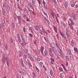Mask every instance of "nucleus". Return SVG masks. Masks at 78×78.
I'll list each match as a JSON object with an SVG mask.
<instances>
[{"label":"nucleus","mask_w":78,"mask_h":78,"mask_svg":"<svg viewBox=\"0 0 78 78\" xmlns=\"http://www.w3.org/2000/svg\"><path fill=\"white\" fill-rule=\"evenodd\" d=\"M52 49L54 53L57 54V55H59V54H60V53H61V52H59V50H58V49L57 48H53Z\"/></svg>","instance_id":"1"},{"label":"nucleus","mask_w":78,"mask_h":78,"mask_svg":"<svg viewBox=\"0 0 78 78\" xmlns=\"http://www.w3.org/2000/svg\"><path fill=\"white\" fill-rule=\"evenodd\" d=\"M3 7H5V9L7 12H9V10H10V8H9V6L8 5L3 4Z\"/></svg>","instance_id":"2"},{"label":"nucleus","mask_w":78,"mask_h":78,"mask_svg":"<svg viewBox=\"0 0 78 78\" xmlns=\"http://www.w3.org/2000/svg\"><path fill=\"white\" fill-rule=\"evenodd\" d=\"M2 61L3 62V63L5 62V61H9V58L8 57H6L5 56H3L2 59Z\"/></svg>","instance_id":"3"},{"label":"nucleus","mask_w":78,"mask_h":78,"mask_svg":"<svg viewBox=\"0 0 78 78\" xmlns=\"http://www.w3.org/2000/svg\"><path fill=\"white\" fill-rule=\"evenodd\" d=\"M17 17L19 21V23L20 24V22H21V21L22 20V18L21 17V16H17Z\"/></svg>","instance_id":"4"},{"label":"nucleus","mask_w":78,"mask_h":78,"mask_svg":"<svg viewBox=\"0 0 78 78\" xmlns=\"http://www.w3.org/2000/svg\"><path fill=\"white\" fill-rule=\"evenodd\" d=\"M44 48L43 47H41V54H43L44 53Z\"/></svg>","instance_id":"5"},{"label":"nucleus","mask_w":78,"mask_h":78,"mask_svg":"<svg viewBox=\"0 0 78 78\" xmlns=\"http://www.w3.org/2000/svg\"><path fill=\"white\" fill-rule=\"evenodd\" d=\"M72 17H73L74 20H75L76 19V16H75V14L72 13Z\"/></svg>","instance_id":"6"},{"label":"nucleus","mask_w":78,"mask_h":78,"mask_svg":"<svg viewBox=\"0 0 78 78\" xmlns=\"http://www.w3.org/2000/svg\"><path fill=\"white\" fill-rule=\"evenodd\" d=\"M64 75H65V74L64 73H62L60 74V77L61 78H63V77H64Z\"/></svg>","instance_id":"7"},{"label":"nucleus","mask_w":78,"mask_h":78,"mask_svg":"<svg viewBox=\"0 0 78 78\" xmlns=\"http://www.w3.org/2000/svg\"><path fill=\"white\" fill-rule=\"evenodd\" d=\"M34 28L35 30H37V31H39L40 30V29H39V27L37 26H34Z\"/></svg>","instance_id":"8"},{"label":"nucleus","mask_w":78,"mask_h":78,"mask_svg":"<svg viewBox=\"0 0 78 78\" xmlns=\"http://www.w3.org/2000/svg\"><path fill=\"white\" fill-rule=\"evenodd\" d=\"M71 7H74L75 6V3L73 2H72L71 3Z\"/></svg>","instance_id":"9"},{"label":"nucleus","mask_w":78,"mask_h":78,"mask_svg":"<svg viewBox=\"0 0 78 78\" xmlns=\"http://www.w3.org/2000/svg\"><path fill=\"white\" fill-rule=\"evenodd\" d=\"M51 45L52 48V49H53V48H56L55 44L52 43Z\"/></svg>","instance_id":"10"},{"label":"nucleus","mask_w":78,"mask_h":78,"mask_svg":"<svg viewBox=\"0 0 78 78\" xmlns=\"http://www.w3.org/2000/svg\"><path fill=\"white\" fill-rule=\"evenodd\" d=\"M51 2L53 3V4H55V5H57V2L55 0H51Z\"/></svg>","instance_id":"11"},{"label":"nucleus","mask_w":78,"mask_h":78,"mask_svg":"<svg viewBox=\"0 0 78 78\" xmlns=\"http://www.w3.org/2000/svg\"><path fill=\"white\" fill-rule=\"evenodd\" d=\"M44 53L45 56H47L48 55V51L47 50H45L44 51Z\"/></svg>","instance_id":"12"},{"label":"nucleus","mask_w":78,"mask_h":78,"mask_svg":"<svg viewBox=\"0 0 78 78\" xmlns=\"http://www.w3.org/2000/svg\"><path fill=\"white\" fill-rule=\"evenodd\" d=\"M51 15L53 17V18H54L55 17V16H56V15L55 14V13L53 12H51Z\"/></svg>","instance_id":"13"},{"label":"nucleus","mask_w":78,"mask_h":78,"mask_svg":"<svg viewBox=\"0 0 78 78\" xmlns=\"http://www.w3.org/2000/svg\"><path fill=\"white\" fill-rule=\"evenodd\" d=\"M4 23H2L0 25V28H3V27H4Z\"/></svg>","instance_id":"14"},{"label":"nucleus","mask_w":78,"mask_h":78,"mask_svg":"<svg viewBox=\"0 0 78 78\" xmlns=\"http://www.w3.org/2000/svg\"><path fill=\"white\" fill-rule=\"evenodd\" d=\"M35 60H36L38 62H40L41 60L40 58H39L37 57L35 58Z\"/></svg>","instance_id":"15"},{"label":"nucleus","mask_w":78,"mask_h":78,"mask_svg":"<svg viewBox=\"0 0 78 78\" xmlns=\"http://www.w3.org/2000/svg\"><path fill=\"white\" fill-rule=\"evenodd\" d=\"M29 9L30 11H31V12H33L34 11V10L33 9V8H32V7H30L29 8Z\"/></svg>","instance_id":"16"},{"label":"nucleus","mask_w":78,"mask_h":78,"mask_svg":"<svg viewBox=\"0 0 78 78\" xmlns=\"http://www.w3.org/2000/svg\"><path fill=\"white\" fill-rule=\"evenodd\" d=\"M51 63L52 64H53V63L55 62V60L52 58H51Z\"/></svg>","instance_id":"17"},{"label":"nucleus","mask_w":78,"mask_h":78,"mask_svg":"<svg viewBox=\"0 0 78 78\" xmlns=\"http://www.w3.org/2000/svg\"><path fill=\"white\" fill-rule=\"evenodd\" d=\"M66 33L68 37H69V36H70V34L69 33V32L66 31Z\"/></svg>","instance_id":"18"},{"label":"nucleus","mask_w":78,"mask_h":78,"mask_svg":"<svg viewBox=\"0 0 78 78\" xmlns=\"http://www.w3.org/2000/svg\"><path fill=\"white\" fill-rule=\"evenodd\" d=\"M21 45L23 47H24L25 45H27V43H22L21 44Z\"/></svg>","instance_id":"19"},{"label":"nucleus","mask_w":78,"mask_h":78,"mask_svg":"<svg viewBox=\"0 0 78 78\" xmlns=\"http://www.w3.org/2000/svg\"><path fill=\"white\" fill-rule=\"evenodd\" d=\"M53 27L54 28V31L56 33H57V32H58V31H57V29H56V27L54 26Z\"/></svg>","instance_id":"20"},{"label":"nucleus","mask_w":78,"mask_h":78,"mask_svg":"<svg viewBox=\"0 0 78 78\" xmlns=\"http://www.w3.org/2000/svg\"><path fill=\"white\" fill-rule=\"evenodd\" d=\"M50 73L51 76H52V75H53V71H52V70H50Z\"/></svg>","instance_id":"21"},{"label":"nucleus","mask_w":78,"mask_h":78,"mask_svg":"<svg viewBox=\"0 0 78 78\" xmlns=\"http://www.w3.org/2000/svg\"><path fill=\"white\" fill-rule=\"evenodd\" d=\"M32 75L33 78H35L36 77V74H35V73L34 72H33L32 73Z\"/></svg>","instance_id":"22"},{"label":"nucleus","mask_w":78,"mask_h":78,"mask_svg":"<svg viewBox=\"0 0 78 78\" xmlns=\"http://www.w3.org/2000/svg\"><path fill=\"white\" fill-rule=\"evenodd\" d=\"M66 61H69V58L68 57V56H66Z\"/></svg>","instance_id":"23"},{"label":"nucleus","mask_w":78,"mask_h":78,"mask_svg":"<svg viewBox=\"0 0 78 78\" xmlns=\"http://www.w3.org/2000/svg\"><path fill=\"white\" fill-rule=\"evenodd\" d=\"M10 42H11V44H12L13 43V40H12V38H10Z\"/></svg>","instance_id":"24"},{"label":"nucleus","mask_w":78,"mask_h":78,"mask_svg":"<svg viewBox=\"0 0 78 78\" xmlns=\"http://www.w3.org/2000/svg\"><path fill=\"white\" fill-rule=\"evenodd\" d=\"M24 10L25 12H26V13L28 14V10L26 9H24Z\"/></svg>","instance_id":"25"},{"label":"nucleus","mask_w":78,"mask_h":78,"mask_svg":"<svg viewBox=\"0 0 78 78\" xmlns=\"http://www.w3.org/2000/svg\"><path fill=\"white\" fill-rule=\"evenodd\" d=\"M49 52L50 53H52V49L51 48H49Z\"/></svg>","instance_id":"26"},{"label":"nucleus","mask_w":78,"mask_h":78,"mask_svg":"<svg viewBox=\"0 0 78 78\" xmlns=\"http://www.w3.org/2000/svg\"><path fill=\"white\" fill-rule=\"evenodd\" d=\"M6 62L8 66H9V60H6Z\"/></svg>","instance_id":"27"},{"label":"nucleus","mask_w":78,"mask_h":78,"mask_svg":"<svg viewBox=\"0 0 78 78\" xmlns=\"http://www.w3.org/2000/svg\"><path fill=\"white\" fill-rule=\"evenodd\" d=\"M64 6L65 8H67V6H68V5L66 3H65L64 4Z\"/></svg>","instance_id":"28"},{"label":"nucleus","mask_w":78,"mask_h":78,"mask_svg":"<svg viewBox=\"0 0 78 78\" xmlns=\"http://www.w3.org/2000/svg\"><path fill=\"white\" fill-rule=\"evenodd\" d=\"M21 65L23 67H25V65H24V64H23V61H21Z\"/></svg>","instance_id":"29"},{"label":"nucleus","mask_w":78,"mask_h":78,"mask_svg":"<svg viewBox=\"0 0 78 78\" xmlns=\"http://www.w3.org/2000/svg\"><path fill=\"white\" fill-rule=\"evenodd\" d=\"M22 39V41H23V42L24 43H25V39H24V38H21Z\"/></svg>","instance_id":"30"},{"label":"nucleus","mask_w":78,"mask_h":78,"mask_svg":"<svg viewBox=\"0 0 78 78\" xmlns=\"http://www.w3.org/2000/svg\"><path fill=\"white\" fill-rule=\"evenodd\" d=\"M68 53L69 55H72V54L71 53V51H70V50H68Z\"/></svg>","instance_id":"31"},{"label":"nucleus","mask_w":78,"mask_h":78,"mask_svg":"<svg viewBox=\"0 0 78 78\" xmlns=\"http://www.w3.org/2000/svg\"><path fill=\"white\" fill-rule=\"evenodd\" d=\"M23 57L25 59H27V55H26L25 54H24L23 55Z\"/></svg>","instance_id":"32"},{"label":"nucleus","mask_w":78,"mask_h":78,"mask_svg":"<svg viewBox=\"0 0 78 78\" xmlns=\"http://www.w3.org/2000/svg\"><path fill=\"white\" fill-rule=\"evenodd\" d=\"M60 33L61 36H62V37H64V35L60 31Z\"/></svg>","instance_id":"33"},{"label":"nucleus","mask_w":78,"mask_h":78,"mask_svg":"<svg viewBox=\"0 0 78 78\" xmlns=\"http://www.w3.org/2000/svg\"><path fill=\"white\" fill-rule=\"evenodd\" d=\"M45 16L46 17H48V16H47V14L45 12H43Z\"/></svg>","instance_id":"34"},{"label":"nucleus","mask_w":78,"mask_h":78,"mask_svg":"<svg viewBox=\"0 0 78 78\" xmlns=\"http://www.w3.org/2000/svg\"><path fill=\"white\" fill-rule=\"evenodd\" d=\"M71 43L72 44H75V41H74V40H72L71 41Z\"/></svg>","instance_id":"35"},{"label":"nucleus","mask_w":78,"mask_h":78,"mask_svg":"<svg viewBox=\"0 0 78 78\" xmlns=\"http://www.w3.org/2000/svg\"><path fill=\"white\" fill-rule=\"evenodd\" d=\"M43 4L44 6H45V5H46V3L44 0H43Z\"/></svg>","instance_id":"36"},{"label":"nucleus","mask_w":78,"mask_h":78,"mask_svg":"<svg viewBox=\"0 0 78 78\" xmlns=\"http://www.w3.org/2000/svg\"><path fill=\"white\" fill-rule=\"evenodd\" d=\"M14 20H17V18H16L17 17V16L14 15Z\"/></svg>","instance_id":"37"},{"label":"nucleus","mask_w":78,"mask_h":78,"mask_svg":"<svg viewBox=\"0 0 78 78\" xmlns=\"http://www.w3.org/2000/svg\"><path fill=\"white\" fill-rule=\"evenodd\" d=\"M25 52L26 53H28V49H25Z\"/></svg>","instance_id":"38"},{"label":"nucleus","mask_w":78,"mask_h":78,"mask_svg":"<svg viewBox=\"0 0 78 78\" xmlns=\"http://www.w3.org/2000/svg\"><path fill=\"white\" fill-rule=\"evenodd\" d=\"M55 17L56 18V21L57 22V23H59V21L58 20V17H56V16H55Z\"/></svg>","instance_id":"39"},{"label":"nucleus","mask_w":78,"mask_h":78,"mask_svg":"<svg viewBox=\"0 0 78 78\" xmlns=\"http://www.w3.org/2000/svg\"><path fill=\"white\" fill-rule=\"evenodd\" d=\"M36 70L37 72H38V73L39 72V69L37 67H36Z\"/></svg>","instance_id":"40"},{"label":"nucleus","mask_w":78,"mask_h":78,"mask_svg":"<svg viewBox=\"0 0 78 78\" xmlns=\"http://www.w3.org/2000/svg\"><path fill=\"white\" fill-rule=\"evenodd\" d=\"M18 39L19 42L20 43L21 42V40L20 39V38H18Z\"/></svg>","instance_id":"41"},{"label":"nucleus","mask_w":78,"mask_h":78,"mask_svg":"<svg viewBox=\"0 0 78 78\" xmlns=\"http://www.w3.org/2000/svg\"><path fill=\"white\" fill-rule=\"evenodd\" d=\"M2 14L4 16H5V11L4 10H2Z\"/></svg>","instance_id":"42"},{"label":"nucleus","mask_w":78,"mask_h":78,"mask_svg":"<svg viewBox=\"0 0 78 78\" xmlns=\"http://www.w3.org/2000/svg\"><path fill=\"white\" fill-rule=\"evenodd\" d=\"M5 47L6 49V50H7L8 49V45H5Z\"/></svg>","instance_id":"43"},{"label":"nucleus","mask_w":78,"mask_h":78,"mask_svg":"<svg viewBox=\"0 0 78 78\" xmlns=\"http://www.w3.org/2000/svg\"><path fill=\"white\" fill-rule=\"evenodd\" d=\"M17 76L18 78H21V76H20V75L18 74L17 75Z\"/></svg>","instance_id":"44"},{"label":"nucleus","mask_w":78,"mask_h":78,"mask_svg":"<svg viewBox=\"0 0 78 78\" xmlns=\"http://www.w3.org/2000/svg\"><path fill=\"white\" fill-rule=\"evenodd\" d=\"M20 36L21 37V38H23V34H21Z\"/></svg>","instance_id":"45"},{"label":"nucleus","mask_w":78,"mask_h":78,"mask_svg":"<svg viewBox=\"0 0 78 78\" xmlns=\"http://www.w3.org/2000/svg\"><path fill=\"white\" fill-rule=\"evenodd\" d=\"M70 28L71 30H73V26H71Z\"/></svg>","instance_id":"46"},{"label":"nucleus","mask_w":78,"mask_h":78,"mask_svg":"<svg viewBox=\"0 0 78 78\" xmlns=\"http://www.w3.org/2000/svg\"><path fill=\"white\" fill-rule=\"evenodd\" d=\"M50 56L51 57H53V54H52V53H50Z\"/></svg>","instance_id":"47"},{"label":"nucleus","mask_w":78,"mask_h":78,"mask_svg":"<svg viewBox=\"0 0 78 78\" xmlns=\"http://www.w3.org/2000/svg\"><path fill=\"white\" fill-rule=\"evenodd\" d=\"M40 64L41 66H42V65H43V62H41L40 63Z\"/></svg>","instance_id":"48"},{"label":"nucleus","mask_w":78,"mask_h":78,"mask_svg":"<svg viewBox=\"0 0 78 78\" xmlns=\"http://www.w3.org/2000/svg\"><path fill=\"white\" fill-rule=\"evenodd\" d=\"M18 9H19V10H20V11H22V8H20V7L19 6H18Z\"/></svg>","instance_id":"49"},{"label":"nucleus","mask_w":78,"mask_h":78,"mask_svg":"<svg viewBox=\"0 0 78 78\" xmlns=\"http://www.w3.org/2000/svg\"><path fill=\"white\" fill-rule=\"evenodd\" d=\"M46 22H47L48 23H50V22L49 21V20H46Z\"/></svg>","instance_id":"50"},{"label":"nucleus","mask_w":78,"mask_h":78,"mask_svg":"<svg viewBox=\"0 0 78 78\" xmlns=\"http://www.w3.org/2000/svg\"><path fill=\"white\" fill-rule=\"evenodd\" d=\"M23 30L24 32H25V31H26V29H25V27L23 28Z\"/></svg>","instance_id":"51"},{"label":"nucleus","mask_w":78,"mask_h":78,"mask_svg":"<svg viewBox=\"0 0 78 78\" xmlns=\"http://www.w3.org/2000/svg\"><path fill=\"white\" fill-rule=\"evenodd\" d=\"M17 36H18V38H20V35H19V34H17Z\"/></svg>","instance_id":"52"},{"label":"nucleus","mask_w":78,"mask_h":78,"mask_svg":"<svg viewBox=\"0 0 78 78\" xmlns=\"http://www.w3.org/2000/svg\"><path fill=\"white\" fill-rule=\"evenodd\" d=\"M69 20L71 22L73 21V20H72L71 18H69Z\"/></svg>","instance_id":"53"},{"label":"nucleus","mask_w":78,"mask_h":78,"mask_svg":"<svg viewBox=\"0 0 78 78\" xmlns=\"http://www.w3.org/2000/svg\"><path fill=\"white\" fill-rule=\"evenodd\" d=\"M56 37H57V39H59V36L58 35V34H57L56 35Z\"/></svg>","instance_id":"54"},{"label":"nucleus","mask_w":78,"mask_h":78,"mask_svg":"<svg viewBox=\"0 0 78 78\" xmlns=\"http://www.w3.org/2000/svg\"><path fill=\"white\" fill-rule=\"evenodd\" d=\"M38 51H37V49H35V53H37Z\"/></svg>","instance_id":"55"},{"label":"nucleus","mask_w":78,"mask_h":78,"mask_svg":"<svg viewBox=\"0 0 78 78\" xmlns=\"http://www.w3.org/2000/svg\"><path fill=\"white\" fill-rule=\"evenodd\" d=\"M30 59L32 61H33V58H32V57H30Z\"/></svg>","instance_id":"56"},{"label":"nucleus","mask_w":78,"mask_h":78,"mask_svg":"<svg viewBox=\"0 0 78 78\" xmlns=\"http://www.w3.org/2000/svg\"><path fill=\"white\" fill-rule=\"evenodd\" d=\"M74 50H75V51H77V48H75L74 49Z\"/></svg>","instance_id":"57"},{"label":"nucleus","mask_w":78,"mask_h":78,"mask_svg":"<svg viewBox=\"0 0 78 78\" xmlns=\"http://www.w3.org/2000/svg\"><path fill=\"white\" fill-rule=\"evenodd\" d=\"M42 30L43 31H44V32H45V30H44V27H42Z\"/></svg>","instance_id":"58"},{"label":"nucleus","mask_w":78,"mask_h":78,"mask_svg":"<svg viewBox=\"0 0 78 78\" xmlns=\"http://www.w3.org/2000/svg\"><path fill=\"white\" fill-rule=\"evenodd\" d=\"M26 20H27V21L28 22H29L30 20H29V19H28V18H27Z\"/></svg>","instance_id":"59"},{"label":"nucleus","mask_w":78,"mask_h":78,"mask_svg":"<svg viewBox=\"0 0 78 78\" xmlns=\"http://www.w3.org/2000/svg\"><path fill=\"white\" fill-rule=\"evenodd\" d=\"M73 23H74L73 22V21L72 22H71V25H73Z\"/></svg>","instance_id":"60"},{"label":"nucleus","mask_w":78,"mask_h":78,"mask_svg":"<svg viewBox=\"0 0 78 78\" xmlns=\"http://www.w3.org/2000/svg\"><path fill=\"white\" fill-rule=\"evenodd\" d=\"M76 8H78V4H77L75 6Z\"/></svg>","instance_id":"61"},{"label":"nucleus","mask_w":78,"mask_h":78,"mask_svg":"<svg viewBox=\"0 0 78 78\" xmlns=\"http://www.w3.org/2000/svg\"><path fill=\"white\" fill-rule=\"evenodd\" d=\"M38 2L39 3V5H41V2H40V1L38 0Z\"/></svg>","instance_id":"62"},{"label":"nucleus","mask_w":78,"mask_h":78,"mask_svg":"<svg viewBox=\"0 0 78 78\" xmlns=\"http://www.w3.org/2000/svg\"><path fill=\"white\" fill-rule=\"evenodd\" d=\"M29 35L30 36V37H32V34H29Z\"/></svg>","instance_id":"63"},{"label":"nucleus","mask_w":78,"mask_h":78,"mask_svg":"<svg viewBox=\"0 0 78 78\" xmlns=\"http://www.w3.org/2000/svg\"><path fill=\"white\" fill-rule=\"evenodd\" d=\"M21 73V74H22V75H24L25 74V73H24L23 72H22Z\"/></svg>","instance_id":"64"}]
</instances>
